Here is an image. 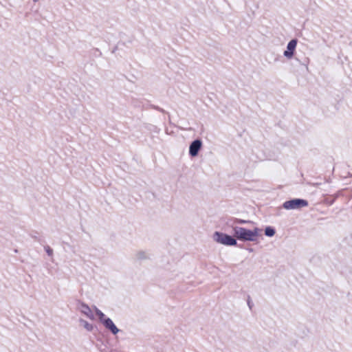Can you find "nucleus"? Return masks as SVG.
<instances>
[{"mask_svg": "<svg viewBox=\"0 0 352 352\" xmlns=\"http://www.w3.org/2000/svg\"><path fill=\"white\" fill-rule=\"evenodd\" d=\"M232 230L234 236L241 241H252L257 240L261 230L258 228H254L253 230H248L243 227L234 226Z\"/></svg>", "mask_w": 352, "mask_h": 352, "instance_id": "obj_1", "label": "nucleus"}, {"mask_svg": "<svg viewBox=\"0 0 352 352\" xmlns=\"http://www.w3.org/2000/svg\"><path fill=\"white\" fill-rule=\"evenodd\" d=\"M94 310L100 323L113 336H116L121 331L114 322L97 307H94Z\"/></svg>", "mask_w": 352, "mask_h": 352, "instance_id": "obj_2", "label": "nucleus"}, {"mask_svg": "<svg viewBox=\"0 0 352 352\" xmlns=\"http://www.w3.org/2000/svg\"><path fill=\"white\" fill-rule=\"evenodd\" d=\"M212 239L217 243L227 246H234L237 243L234 237L218 231L214 232Z\"/></svg>", "mask_w": 352, "mask_h": 352, "instance_id": "obj_3", "label": "nucleus"}, {"mask_svg": "<svg viewBox=\"0 0 352 352\" xmlns=\"http://www.w3.org/2000/svg\"><path fill=\"white\" fill-rule=\"evenodd\" d=\"M308 201L302 199H293L286 201L283 204V207L287 210H299L302 208L307 207Z\"/></svg>", "mask_w": 352, "mask_h": 352, "instance_id": "obj_4", "label": "nucleus"}, {"mask_svg": "<svg viewBox=\"0 0 352 352\" xmlns=\"http://www.w3.org/2000/svg\"><path fill=\"white\" fill-rule=\"evenodd\" d=\"M94 307L95 306L91 308L87 304L80 300L76 302V309L78 311L91 320L96 319V314L94 315L95 312L94 310Z\"/></svg>", "mask_w": 352, "mask_h": 352, "instance_id": "obj_5", "label": "nucleus"}, {"mask_svg": "<svg viewBox=\"0 0 352 352\" xmlns=\"http://www.w3.org/2000/svg\"><path fill=\"white\" fill-rule=\"evenodd\" d=\"M297 43L296 39H292L287 43L286 50L283 52V55L286 58L291 59L294 56Z\"/></svg>", "mask_w": 352, "mask_h": 352, "instance_id": "obj_6", "label": "nucleus"}, {"mask_svg": "<svg viewBox=\"0 0 352 352\" xmlns=\"http://www.w3.org/2000/svg\"><path fill=\"white\" fill-rule=\"evenodd\" d=\"M202 146V142L200 140H194L189 146V154L192 157H195L198 155L199 150Z\"/></svg>", "mask_w": 352, "mask_h": 352, "instance_id": "obj_7", "label": "nucleus"}, {"mask_svg": "<svg viewBox=\"0 0 352 352\" xmlns=\"http://www.w3.org/2000/svg\"><path fill=\"white\" fill-rule=\"evenodd\" d=\"M79 323L88 332L93 331L95 328L92 323L82 318L79 319Z\"/></svg>", "mask_w": 352, "mask_h": 352, "instance_id": "obj_8", "label": "nucleus"}, {"mask_svg": "<svg viewBox=\"0 0 352 352\" xmlns=\"http://www.w3.org/2000/svg\"><path fill=\"white\" fill-rule=\"evenodd\" d=\"M276 233L275 229L272 226H267L265 228V234L267 236L272 237Z\"/></svg>", "mask_w": 352, "mask_h": 352, "instance_id": "obj_9", "label": "nucleus"}, {"mask_svg": "<svg viewBox=\"0 0 352 352\" xmlns=\"http://www.w3.org/2000/svg\"><path fill=\"white\" fill-rule=\"evenodd\" d=\"M135 257L137 259L142 260V259L147 258L148 255L145 252L140 251V252H137V254H135Z\"/></svg>", "mask_w": 352, "mask_h": 352, "instance_id": "obj_10", "label": "nucleus"}, {"mask_svg": "<svg viewBox=\"0 0 352 352\" xmlns=\"http://www.w3.org/2000/svg\"><path fill=\"white\" fill-rule=\"evenodd\" d=\"M45 251H46L47 254L49 256H52V254H53V250H52V248H50L49 246H47V247H45Z\"/></svg>", "mask_w": 352, "mask_h": 352, "instance_id": "obj_11", "label": "nucleus"}, {"mask_svg": "<svg viewBox=\"0 0 352 352\" xmlns=\"http://www.w3.org/2000/svg\"><path fill=\"white\" fill-rule=\"evenodd\" d=\"M234 222H235V223H247L248 221H245V220L236 219L234 221Z\"/></svg>", "mask_w": 352, "mask_h": 352, "instance_id": "obj_12", "label": "nucleus"}, {"mask_svg": "<svg viewBox=\"0 0 352 352\" xmlns=\"http://www.w3.org/2000/svg\"><path fill=\"white\" fill-rule=\"evenodd\" d=\"M33 3H36L38 2L40 0H32Z\"/></svg>", "mask_w": 352, "mask_h": 352, "instance_id": "obj_13", "label": "nucleus"}]
</instances>
